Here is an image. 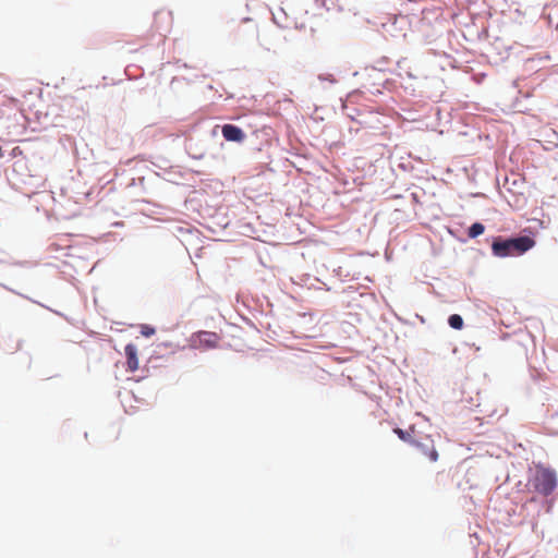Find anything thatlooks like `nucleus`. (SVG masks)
<instances>
[{
	"instance_id": "f257e3e1",
	"label": "nucleus",
	"mask_w": 558,
	"mask_h": 558,
	"mask_svg": "<svg viewBox=\"0 0 558 558\" xmlns=\"http://www.w3.org/2000/svg\"><path fill=\"white\" fill-rule=\"evenodd\" d=\"M557 484L556 471L542 464H537L527 478L526 487L531 492L547 497L555 492Z\"/></svg>"
},
{
	"instance_id": "f03ea898",
	"label": "nucleus",
	"mask_w": 558,
	"mask_h": 558,
	"mask_svg": "<svg viewBox=\"0 0 558 558\" xmlns=\"http://www.w3.org/2000/svg\"><path fill=\"white\" fill-rule=\"evenodd\" d=\"M535 245V241L527 235L502 239L500 236L494 239L492 252L496 257L518 256L527 252Z\"/></svg>"
},
{
	"instance_id": "7ed1b4c3",
	"label": "nucleus",
	"mask_w": 558,
	"mask_h": 558,
	"mask_svg": "<svg viewBox=\"0 0 558 558\" xmlns=\"http://www.w3.org/2000/svg\"><path fill=\"white\" fill-rule=\"evenodd\" d=\"M412 446H414L424 457H426L430 462H437L439 459V453L435 447V442L430 436L422 437L421 439H416L412 441Z\"/></svg>"
},
{
	"instance_id": "20e7f679",
	"label": "nucleus",
	"mask_w": 558,
	"mask_h": 558,
	"mask_svg": "<svg viewBox=\"0 0 558 558\" xmlns=\"http://www.w3.org/2000/svg\"><path fill=\"white\" fill-rule=\"evenodd\" d=\"M124 352L126 356V369L134 373L140 366L137 348L133 343H129L125 345Z\"/></svg>"
},
{
	"instance_id": "39448f33",
	"label": "nucleus",
	"mask_w": 558,
	"mask_h": 558,
	"mask_svg": "<svg viewBox=\"0 0 558 558\" xmlns=\"http://www.w3.org/2000/svg\"><path fill=\"white\" fill-rule=\"evenodd\" d=\"M221 132H222V136L228 142L241 143L245 138L244 132L239 126H235L233 124H225L222 126Z\"/></svg>"
},
{
	"instance_id": "423d86ee",
	"label": "nucleus",
	"mask_w": 558,
	"mask_h": 558,
	"mask_svg": "<svg viewBox=\"0 0 558 558\" xmlns=\"http://www.w3.org/2000/svg\"><path fill=\"white\" fill-rule=\"evenodd\" d=\"M199 339H201V342H204L209 347H216L219 341V337L217 336V333L208 332V331L201 332Z\"/></svg>"
},
{
	"instance_id": "0eeeda50",
	"label": "nucleus",
	"mask_w": 558,
	"mask_h": 558,
	"mask_svg": "<svg viewBox=\"0 0 558 558\" xmlns=\"http://www.w3.org/2000/svg\"><path fill=\"white\" fill-rule=\"evenodd\" d=\"M484 231H485V227H484V225H483V223H481V222H475V223H473V225L469 228V232H468V234H469V236H470V238L474 239V238H476V236H478V235L483 234V233H484Z\"/></svg>"
},
{
	"instance_id": "6e6552de",
	"label": "nucleus",
	"mask_w": 558,
	"mask_h": 558,
	"mask_svg": "<svg viewBox=\"0 0 558 558\" xmlns=\"http://www.w3.org/2000/svg\"><path fill=\"white\" fill-rule=\"evenodd\" d=\"M448 323L451 328L460 330L463 327V319L458 314H452L449 316Z\"/></svg>"
},
{
	"instance_id": "1a4fd4ad",
	"label": "nucleus",
	"mask_w": 558,
	"mask_h": 558,
	"mask_svg": "<svg viewBox=\"0 0 558 558\" xmlns=\"http://www.w3.org/2000/svg\"><path fill=\"white\" fill-rule=\"evenodd\" d=\"M393 433L403 441L410 442L412 445V441H415V439L412 438V434L409 430H403L399 427H396L393 429Z\"/></svg>"
},
{
	"instance_id": "9d476101",
	"label": "nucleus",
	"mask_w": 558,
	"mask_h": 558,
	"mask_svg": "<svg viewBox=\"0 0 558 558\" xmlns=\"http://www.w3.org/2000/svg\"><path fill=\"white\" fill-rule=\"evenodd\" d=\"M155 332H156L155 328L149 325L141 326V333L144 337H150V336L155 335Z\"/></svg>"
}]
</instances>
